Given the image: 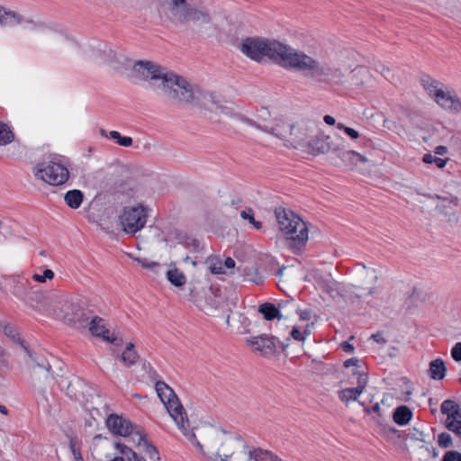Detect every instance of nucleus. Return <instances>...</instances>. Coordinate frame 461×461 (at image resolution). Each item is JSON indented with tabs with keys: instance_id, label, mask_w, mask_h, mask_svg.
<instances>
[{
	"instance_id": "1",
	"label": "nucleus",
	"mask_w": 461,
	"mask_h": 461,
	"mask_svg": "<svg viewBox=\"0 0 461 461\" xmlns=\"http://www.w3.org/2000/svg\"><path fill=\"white\" fill-rule=\"evenodd\" d=\"M240 50L254 61L260 62L268 59L285 69L302 72L305 77L319 82L340 78L341 76L339 70L275 40L248 37L242 41Z\"/></svg>"
},
{
	"instance_id": "2",
	"label": "nucleus",
	"mask_w": 461,
	"mask_h": 461,
	"mask_svg": "<svg viewBox=\"0 0 461 461\" xmlns=\"http://www.w3.org/2000/svg\"><path fill=\"white\" fill-rule=\"evenodd\" d=\"M159 19L176 28L193 25L203 37H213L219 31L209 8L187 0H161L157 6Z\"/></svg>"
},
{
	"instance_id": "3",
	"label": "nucleus",
	"mask_w": 461,
	"mask_h": 461,
	"mask_svg": "<svg viewBox=\"0 0 461 461\" xmlns=\"http://www.w3.org/2000/svg\"><path fill=\"white\" fill-rule=\"evenodd\" d=\"M134 76L148 84L158 95L178 103H193L194 92L191 84L183 77L167 70L160 65L139 60L132 68Z\"/></svg>"
},
{
	"instance_id": "4",
	"label": "nucleus",
	"mask_w": 461,
	"mask_h": 461,
	"mask_svg": "<svg viewBox=\"0 0 461 461\" xmlns=\"http://www.w3.org/2000/svg\"><path fill=\"white\" fill-rule=\"evenodd\" d=\"M155 389L158 396L167 408L170 417L174 420L178 429L193 444V446L203 454L204 458L213 459L220 457L221 461H226L227 458L232 457V455L228 456L224 454V458H221L219 452L213 453L210 451L209 448L211 447V443L217 436V433L212 429L209 430L203 444L197 440L196 435L188 429L189 420L187 419L186 412L172 388H170L166 383L158 381L156 383Z\"/></svg>"
},
{
	"instance_id": "5",
	"label": "nucleus",
	"mask_w": 461,
	"mask_h": 461,
	"mask_svg": "<svg viewBox=\"0 0 461 461\" xmlns=\"http://www.w3.org/2000/svg\"><path fill=\"white\" fill-rule=\"evenodd\" d=\"M276 217L279 230L291 240L294 250H302L309 239L306 222L290 210L276 209Z\"/></svg>"
},
{
	"instance_id": "6",
	"label": "nucleus",
	"mask_w": 461,
	"mask_h": 461,
	"mask_svg": "<svg viewBox=\"0 0 461 461\" xmlns=\"http://www.w3.org/2000/svg\"><path fill=\"white\" fill-rule=\"evenodd\" d=\"M32 173L36 179L54 186L65 184L69 178L68 167L58 157L37 163Z\"/></svg>"
},
{
	"instance_id": "7",
	"label": "nucleus",
	"mask_w": 461,
	"mask_h": 461,
	"mask_svg": "<svg viewBox=\"0 0 461 461\" xmlns=\"http://www.w3.org/2000/svg\"><path fill=\"white\" fill-rule=\"evenodd\" d=\"M148 219V209L141 204L123 207L119 221L127 234H135L144 228Z\"/></svg>"
},
{
	"instance_id": "8",
	"label": "nucleus",
	"mask_w": 461,
	"mask_h": 461,
	"mask_svg": "<svg viewBox=\"0 0 461 461\" xmlns=\"http://www.w3.org/2000/svg\"><path fill=\"white\" fill-rule=\"evenodd\" d=\"M434 102L451 114L461 113V99L457 93L438 81H434Z\"/></svg>"
},
{
	"instance_id": "9",
	"label": "nucleus",
	"mask_w": 461,
	"mask_h": 461,
	"mask_svg": "<svg viewBox=\"0 0 461 461\" xmlns=\"http://www.w3.org/2000/svg\"><path fill=\"white\" fill-rule=\"evenodd\" d=\"M236 440L241 447L235 456L237 459L243 461H282L281 458L268 449L249 444L240 437Z\"/></svg>"
},
{
	"instance_id": "10",
	"label": "nucleus",
	"mask_w": 461,
	"mask_h": 461,
	"mask_svg": "<svg viewBox=\"0 0 461 461\" xmlns=\"http://www.w3.org/2000/svg\"><path fill=\"white\" fill-rule=\"evenodd\" d=\"M313 130V123L305 120L293 121L291 135L288 137L286 147L294 149L305 148L307 140Z\"/></svg>"
},
{
	"instance_id": "11",
	"label": "nucleus",
	"mask_w": 461,
	"mask_h": 461,
	"mask_svg": "<svg viewBox=\"0 0 461 461\" xmlns=\"http://www.w3.org/2000/svg\"><path fill=\"white\" fill-rule=\"evenodd\" d=\"M293 128V120L286 117L276 118L271 124H258V130L287 142Z\"/></svg>"
},
{
	"instance_id": "12",
	"label": "nucleus",
	"mask_w": 461,
	"mask_h": 461,
	"mask_svg": "<svg viewBox=\"0 0 461 461\" xmlns=\"http://www.w3.org/2000/svg\"><path fill=\"white\" fill-rule=\"evenodd\" d=\"M131 442L136 446L142 459L159 460V454L154 445L151 444L140 430H136L131 435Z\"/></svg>"
},
{
	"instance_id": "13",
	"label": "nucleus",
	"mask_w": 461,
	"mask_h": 461,
	"mask_svg": "<svg viewBox=\"0 0 461 461\" xmlns=\"http://www.w3.org/2000/svg\"><path fill=\"white\" fill-rule=\"evenodd\" d=\"M104 448L113 450L112 454H106L108 461H139L137 454L131 448L122 443H111L105 440Z\"/></svg>"
},
{
	"instance_id": "14",
	"label": "nucleus",
	"mask_w": 461,
	"mask_h": 461,
	"mask_svg": "<svg viewBox=\"0 0 461 461\" xmlns=\"http://www.w3.org/2000/svg\"><path fill=\"white\" fill-rule=\"evenodd\" d=\"M106 426L114 435L129 437L131 442V435L136 431L133 429V425L129 420L116 414H111L107 418Z\"/></svg>"
},
{
	"instance_id": "15",
	"label": "nucleus",
	"mask_w": 461,
	"mask_h": 461,
	"mask_svg": "<svg viewBox=\"0 0 461 461\" xmlns=\"http://www.w3.org/2000/svg\"><path fill=\"white\" fill-rule=\"evenodd\" d=\"M435 198L438 201L436 208L438 212L447 218L449 222H456L457 221L456 216V206L457 205V198L452 195H439L436 194Z\"/></svg>"
},
{
	"instance_id": "16",
	"label": "nucleus",
	"mask_w": 461,
	"mask_h": 461,
	"mask_svg": "<svg viewBox=\"0 0 461 461\" xmlns=\"http://www.w3.org/2000/svg\"><path fill=\"white\" fill-rule=\"evenodd\" d=\"M247 343L252 347L254 351L259 352L261 355H273L276 351V344L274 338L266 335L255 336L246 339Z\"/></svg>"
},
{
	"instance_id": "17",
	"label": "nucleus",
	"mask_w": 461,
	"mask_h": 461,
	"mask_svg": "<svg viewBox=\"0 0 461 461\" xmlns=\"http://www.w3.org/2000/svg\"><path fill=\"white\" fill-rule=\"evenodd\" d=\"M32 286L28 278L17 276L13 279L12 293L21 301H30L32 299Z\"/></svg>"
},
{
	"instance_id": "18",
	"label": "nucleus",
	"mask_w": 461,
	"mask_h": 461,
	"mask_svg": "<svg viewBox=\"0 0 461 461\" xmlns=\"http://www.w3.org/2000/svg\"><path fill=\"white\" fill-rule=\"evenodd\" d=\"M89 330L94 336L101 337L110 343L118 344L117 338L113 334H110L109 330L105 326L104 320L101 317L95 316L91 320Z\"/></svg>"
},
{
	"instance_id": "19",
	"label": "nucleus",
	"mask_w": 461,
	"mask_h": 461,
	"mask_svg": "<svg viewBox=\"0 0 461 461\" xmlns=\"http://www.w3.org/2000/svg\"><path fill=\"white\" fill-rule=\"evenodd\" d=\"M329 139V137L324 136H315L311 140L308 139L305 144L307 151L314 156L329 152L330 150Z\"/></svg>"
},
{
	"instance_id": "20",
	"label": "nucleus",
	"mask_w": 461,
	"mask_h": 461,
	"mask_svg": "<svg viewBox=\"0 0 461 461\" xmlns=\"http://www.w3.org/2000/svg\"><path fill=\"white\" fill-rule=\"evenodd\" d=\"M237 116L243 123L258 129V124H269L270 111L267 107H261L257 111V120L249 119L242 114H238Z\"/></svg>"
},
{
	"instance_id": "21",
	"label": "nucleus",
	"mask_w": 461,
	"mask_h": 461,
	"mask_svg": "<svg viewBox=\"0 0 461 461\" xmlns=\"http://www.w3.org/2000/svg\"><path fill=\"white\" fill-rule=\"evenodd\" d=\"M24 21V18L18 13L0 7V26H16Z\"/></svg>"
},
{
	"instance_id": "22",
	"label": "nucleus",
	"mask_w": 461,
	"mask_h": 461,
	"mask_svg": "<svg viewBox=\"0 0 461 461\" xmlns=\"http://www.w3.org/2000/svg\"><path fill=\"white\" fill-rule=\"evenodd\" d=\"M338 156L342 159L346 166L354 168L358 164L365 163L366 158L354 150L339 151Z\"/></svg>"
},
{
	"instance_id": "23",
	"label": "nucleus",
	"mask_w": 461,
	"mask_h": 461,
	"mask_svg": "<svg viewBox=\"0 0 461 461\" xmlns=\"http://www.w3.org/2000/svg\"><path fill=\"white\" fill-rule=\"evenodd\" d=\"M411 417L412 411L405 405L397 407L393 415V421L400 426L408 424Z\"/></svg>"
},
{
	"instance_id": "24",
	"label": "nucleus",
	"mask_w": 461,
	"mask_h": 461,
	"mask_svg": "<svg viewBox=\"0 0 461 461\" xmlns=\"http://www.w3.org/2000/svg\"><path fill=\"white\" fill-rule=\"evenodd\" d=\"M166 276H167V281L176 286V287H182L185 285L186 283V277L184 275L183 272H181L178 268H176V267H170L167 273H166Z\"/></svg>"
},
{
	"instance_id": "25",
	"label": "nucleus",
	"mask_w": 461,
	"mask_h": 461,
	"mask_svg": "<svg viewBox=\"0 0 461 461\" xmlns=\"http://www.w3.org/2000/svg\"><path fill=\"white\" fill-rule=\"evenodd\" d=\"M83 193L80 190L74 189L69 190L65 194L64 200L68 206L72 209H77L80 207L83 202Z\"/></svg>"
},
{
	"instance_id": "26",
	"label": "nucleus",
	"mask_w": 461,
	"mask_h": 461,
	"mask_svg": "<svg viewBox=\"0 0 461 461\" xmlns=\"http://www.w3.org/2000/svg\"><path fill=\"white\" fill-rule=\"evenodd\" d=\"M440 411L442 414L447 415V420L461 415L459 405L452 400L444 401L441 403Z\"/></svg>"
},
{
	"instance_id": "27",
	"label": "nucleus",
	"mask_w": 461,
	"mask_h": 461,
	"mask_svg": "<svg viewBox=\"0 0 461 461\" xmlns=\"http://www.w3.org/2000/svg\"><path fill=\"white\" fill-rule=\"evenodd\" d=\"M258 312L263 314L264 318L267 321H272L276 318H281L279 310L270 303L261 304L259 306Z\"/></svg>"
},
{
	"instance_id": "28",
	"label": "nucleus",
	"mask_w": 461,
	"mask_h": 461,
	"mask_svg": "<svg viewBox=\"0 0 461 461\" xmlns=\"http://www.w3.org/2000/svg\"><path fill=\"white\" fill-rule=\"evenodd\" d=\"M138 358L139 356L134 349V345L132 343H129L122 354L121 360L124 365L131 366L137 362Z\"/></svg>"
},
{
	"instance_id": "29",
	"label": "nucleus",
	"mask_w": 461,
	"mask_h": 461,
	"mask_svg": "<svg viewBox=\"0 0 461 461\" xmlns=\"http://www.w3.org/2000/svg\"><path fill=\"white\" fill-rule=\"evenodd\" d=\"M315 285L318 289L321 290L323 293L331 294L334 291H336V284L330 278H323L322 276L315 277Z\"/></svg>"
},
{
	"instance_id": "30",
	"label": "nucleus",
	"mask_w": 461,
	"mask_h": 461,
	"mask_svg": "<svg viewBox=\"0 0 461 461\" xmlns=\"http://www.w3.org/2000/svg\"><path fill=\"white\" fill-rule=\"evenodd\" d=\"M361 393L362 392L357 387L346 388L339 392V398L341 402H348L350 401H357Z\"/></svg>"
},
{
	"instance_id": "31",
	"label": "nucleus",
	"mask_w": 461,
	"mask_h": 461,
	"mask_svg": "<svg viewBox=\"0 0 461 461\" xmlns=\"http://www.w3.org/2000/svg\"><path fill=\"white\" fill-rule=\"evenodd\" d=\"M445 425L461 439V414L449 420L446 419Z\"/></svg>"
},
{
	"instance_id": "32",
	"label": "nucleus",
	"mask_w": 461,
	"mask_h": 461,
	"mask_svg": "<svg viewBox=\"0 0 461 461\" xmlns=\"http://www.w3.org/2000/svg\"><path fill=\"white\" fill-rule=\"evenodd\" d=\"M14 136L9 126L0 122V146L9 144L13 141Z\"/></svg>"
},
{
	"instance_id": "33",
	"label": "nucleus",
	"mask_w": 461,
	"mask_h": 461,
	"mask_svg": "<svg viewBox=\"0 0 461 461\" xmlns=\"http://www.w3.org/2000/svg\"><path fill=\"white\" fill-rule=\"evenodd\" d=\"M447 367L442 358L434 359V380H442L446 376Z\"/></svg>"
},
{
	"instance_id": "34",
	"label": "nucleus",
	"mask_w": 461,
	"mask_h": 461,
	"mask_svg": "<svg viewBox=\"0 0 461 461\" xmlns=\"http://www.w3.org/2000/svg\"><path fill=\"white\" fill-rule=\"evenodd\" d=\"M109 138L115 140V142L122 147H131L132 145V139L128 136H122L117 131H111Z\"/></svg>"
},
{
	"instance_id": "35",
	"label": "nucleus",
	"mask_w": 461,
	"mask_h": 461,
	"mask_svg": "<svg viewBox=\"0 0 461 461\" xmlns=\"http://www.w3.org/2000/svg\"><path fill=\"white\" fill-rule=\"evenodd\" d=\"M240 217L252 224L255 229L260 230L262 228V222L255 220L254 211L252 208H246L242 210L240 212Z\"/></svg>"
},
{
	"instance_id": "36",
	"label": "nucleus",
	"mask_w": 461,
	"mask_h": 461,
	"mask_svg": "<svg viewBox=\"0 0 461 461\" xmlns=\"http://www.w3.org/2000/svg\"><path fill=\"white\" fill-rule=\"evenodd\" d=\"M352 374L357 377V388L359 389L362 393L366 387L368 377L366 373L364 370L357 369L352 370Z\"/></svg>"
},
{
	"instance_id": "37",
	"label": "nucleus",
	"mask_w": 461,
	"mask_h": 461,
	"mask_svg": "<svg viewBox=\"0 0 461 461\" xmlns=\"http://www.w3.org/2000/svg\"><path fill=\"white\" fill-rule=\"evenodd\" d=\"M55 276L54 272L51 269H45L42 274L34 273L32 276V279L38 283H46L48 280H52Z\"/></svg>"
},
{
	"instance_id": "38",
	"label": "nucleus",
	"mask_w": 461,
	"mask_h": 461,
	"mask_svg": "<svg viewBox=\"0 0 461 461\" xmlns=\"http://www.w3.org/2000/svg\"><path fill=\"white\" fill-rule=\"evenodd\" d=\"M4 331L7 337H10L14 340H16L17 342H19L21 347L29 354L30 357H32V355L30 354V351L23 345V341L19 337L16 339L17 334H16L14 328H13L12 326H5L4 329Z\"/></svg>"
},
{
	"instance_id": "39",
	"label": "nucleus",
	"mask_w": 461,
	"mask_h": 461,
	"mask_svg": "<svg viewBox=\"0 0 461 461\" xmlns=\"http://www.w3.org/2000/svg\"><path fill=\"white\" fill-rule=\"evenodd\" d=\"M438 443L441 447H449L452 446V438L450 434L443 432L438 435Z\"/></svg>"
},
{
	"instance_id": "40",
	"label": "nucleus",
	"mask_w": 461,
	"mask_h": 461,
	"mask_svg": "<svg viewBox=\"0 0 461 461\" xmlns=\"http://www.w3.org/2000/svg\"><path fill=\"white\" fill-rule=\"evenodd\" d=\"M290 334L294 339L297 341H303L305 339V336L309 335L310 333L307 330L302 332L299 328L294 327Z\"/></svg>"
},
{
	"instance_id": "41",
	"label": "nucleus",
	"mask_w": 461,
	"mask_h": 461,
	"mask_svg": "<svg viewBox=\"0 0 461 461\" xmlns=\"http://www.w3.org/2000/svg\"><path fill=\"white\" fill-rule=\"evenodd\" d=\"M209 268L211 273L213 275H221L225 273L223 263L220 260H217L216 262H211Z\"/></svg>"
},
{
	"instance_id": "42",
	"label": "nucleus",
	"mask_w": 461,
	"mask_h": 461,
	"mask_svg": "<svg viewBox=\"0 0 461 461\" xmlns=\"http://www.w3.org/2000/svg\"><path fill=\"white\" fill-rule=\"evenodd\" d=\"M337 128L339 130H343L347 135H348L351 139H357L359 137V133L354 130L353 128L345 126L343 123H338Z\"/></svg>"
},
{
	"instance_id": "43",
	"label": "nucleus",
	"mask_w": 461,
	"mask_h": 461,
	"mask_svg": "<svg viewBox=\"0 0 461 461\" xmlns=\"http://www.w3.org/2000/svg\"><path fill=\"white\" fill-rule=\"evenodd\" d=\"M441 461H461V454L457 451H447Z\"/></svg>"
},
{
	"instance_id": "44",
	"label": "nucleus",
	"mask_w": 461,
	"mask_h": 461,
	"mask_svg": "<svg viewBox=\"0 0 461 461\" xmlns=\"http://www.w3.org/2000/svg\"><path fill=\"white\" fill-rule=\"evenodd\" d=\"M138 263L141 265L142 267L148 269H155L159 267V264L154 261H149L147 258H136Z\"/></svg>"
},
{
	"instance_id": "45",
	"label": "nucleus",
	"mask_w": 461,
	"mask_h": 461,
	"mask_svg": "<svg viewBox=\"0 0 461 461\" xmlns=\"http://www.w3.org/2000/svg\"><path fill=\"white\" fill-rule=\"evenodd\" d=\"M451 357L456 362H461V342H457L452 348Z\"/></svg>"
},
{
	"instance_id": "46",
	"label": "nucleus",
	"mask_w": 461,
	"mask_h": 461,
	"mask_svg": "<svg viewBox=\"0 0 461 461\" xmlns=\"http://www.w3.org/2000/svg\"><path fill=\"white\" fill-rule=\"evenodd\" d=\"M449 161L450 158L448 157L441 158L434 156V166L438 168H444Z\"/></svg>"
},
{
	"instance_id": "47",
	"label": "nucleus",
	"mask_w": 461,
	"mask_h": 461,
	"mask_svg": "<svg viewBox=\"0 0 461 461\" xmlns=\"http://www.w3.org/2000/svg\"><path fill=\"white\" fill-rule=\"evenodd\" d=\"M360 361L357 358H349L344 362V366L347 368L353 367L352 370L360 369Z\"/></svg>"
},
{
	"instance_id": "48",
	"label": "nucleus",
	"mask_w": 461,
	"mask_h": 461,
	"mask_svg": "<svg viewBox=\"0 0 461 461\" xmlns=\"http://www.w3.org/2000/svg\"><path fill=\"white\" fill-rule=\"evenodd\" d=\"M448 153V149L446 146L438 145L434 148V154L438 156H445Z\"/></svg>"
},
{
	"instance_id": "49",
	"label": "nucleus",
	"mask_w": 461,
	"mask_h": 461,
	"mask_svg": "<svg viewBox=\"0 0 461 461\" xmlns=\"http://www.w3.org/2000/svg\"><path fill=\"white\" fill-rule=\"evenodd\" d=\"M221 113L227 115V116H230V117H232L238 121H240L239 117L237 116L239 113H234L230 108L229 107H221Z\"/></svg>"
},
{
	"instance_id": "50",
	"label": "nucleus",
	"mask_w": 461,
	"mask_h": 461,
	"mask_svg": "<svg viewBox=\"0 0 461 461\" xmlns=\"http://www.w3.org/2000/svg\"><path fill=\"white\" fill-rule=\"evenodd\" d=\"M70 449L73 453L74 458L76 461H80L82 459L81 453L78 449L76 447V444L74 442H70Z\"/></svg>"
},
{
	"instance_id": "51",
	"label": "nucleus",
	"mask_w": 461,
	"mask_h": 461,
	"mask_svg": "<svg viewBox=\"0 0 461 461\" xmlns=\"http://www.w3.org/2000/svg\"><path fill=\"white\" fill-rule=\"evenodd\" d=\"M341 348L345 352L352 353L354 351V347L348 341H344L341 343Z\"/></svg>"
},
{
	"instance_id": "52",
	"label": "nucleus",
	"mask_w": 461,
	"mask_h": 461,
	"mask_svg": "<svg viewBox=\"0 0 461 461\" xmlns=\"http://www.w3.org/2000/svg\"><path fill=\"white\" fill-rule=\"evenodd\" d=\"M412 438H414L416 440L425 442V435L422 431L415 429V432L412 434Z\"/></svg>"
},
{
	"instance_id": "53",
	"label": "nucleus",
	"mask_w": 461,
	"mask_h": 461,
	"mask_svg": "<svg viewBox=\"0 0 461 461\" xmlns=\"http://www.w3.org/2000/svg\"><path fill=\"white\" fill-rule=\"evenodd\" d=\"M224 268H233L235 267V261L231 258H227L223 262Z\"/></svg>"
},
{
	"instance_id": "54",
	"label": "nucleus",
	"mask_w": 461,
	"mask_h": 461,
	"mask_svg": "<svg viewBox=\"0 0 461 461\" xmlns=\"http://www.w3.org/2000/svg\"><path fill=\"white\" fill-rule=\"evenodd\" d=\"M186 246L193 247L194 249H196L199 247V241L195 239H187Z\"/></svg>"
},
{
	"instance_id": "55",
	"label": "nucleus",
	"mask_w": 461,
	"mask_h": 461,
	"mask_svg": "<svg viewBox=\"0 0 461 461\" xmlns=\"http://www.w3.org/2000/svg\"><path fill=\"white\" fill-rule=\"evenodd\" d=\"M429 78H428L427 80L425 79H421V82H422V85L425 88V90L428 92V94L430 95L431 93H432V89H431V85L429 84Z\"/></svg>"
},
{
	"instance_id": "56",
	"label": "nucleus",
	"mask_w": 461,
	"mask_h": 461,
	"mask_svg": "<svg viewBox=\"0 0 461 461\" xmlns=\"http://www.w3.org/2000/svg\"><path fill=\"white\" fill-rule=\"evenodd\" d=\"M299 315L302 320H309L311 317V312L308 310H303L300 312Z\"/></svg>"
},
{
	"instance_id": "57",
	"label": "nucleus",
	"mask_w": 461,
	"mask_h": 461,
	"mask_svg": "<svg viewBox=\"0 0 461 461\" xmlns=\"http://www.w3.org/2000/svg\"><path fill=\"white\" fill-rule=\"evenodd\" d=\"M323 121L329 125H334L336 122L335 119L330 115H325Z\"/></svg>"
},
{
	"instance_id": "58",
	"label": "nucleus",
	"mask_w": 461,
	"mask_h": 461,
	"mask_svg": "<svg viewBox=\"0 0 461 461\" xmlns=\"http://www.w3.org/2000/svg\"><path fill=\"white\" fill-rule=\"evenodd\" d=\"M380 68H381V70H380L381 74H383V75H384V77L386 79L390 80L391 78H390V77H389V76H388V74H389V72H390L389 68H385L384 65H381V66H380Z\"/></svg>"
},
{
	"instance_id": "59",
	"label": "nucleus",
	"mask_w": 461,
	"mask_h": 461,
	"mask_svg": "<svg viewBox=\"0 0 461 461\" xmlns=\"http://www.w3.org/2000/svg\"><path fill=\"white\" fill-rule=\"evenodd\" d=\"M372 339H374L378 343H385V339L379 334H373Z\"/></svg>"
},
{
	"instance_id": "60",
	"label": "nucleus",
	"mask_w": 461,
	"mask_h": 461,
	"mask_svg": "<svg viewBox=\"0 0 461 461\" xmlns=\"http://www.w3.org/2000/svg\"><path fill=\"white\" fill-rule=\"evenodd\" d=\"M422 160H423V162H425L427 164H431L432 163V154H430V153L425 154Z\"/></svg>"
},
{
	"instance_id": "61",
	"label": "nucleus",
	"mask_w": 461,
	"mask_h": 461,
	"mask_svg": "<svg viewBox=\"0 0 461 461\" xmlns=\"http://www.w3.org/2000/svg\"><path fill=\"white\" fill-rule=\"evenodd\" d=\"M50 366L49 365L46 368H45V372H46V375H45V379L50 382V380H52V376L50 374Z\"/></svg>"
},
{
	"instance_id": "62",
	"label": "nucleus",
	"mask_w": 461,
	"mask_h": 461,
	"mask_svg": "<svg viewBox=\"0 0 461 461\" xmlns=\"http://www.w3.org/2000/svg\"><path fill=\"white\" fill-rule=\"evenodd\" d=\"M372 411H373L374 412H378V411H380V405H379V403H377V402H376V403L372 407Z\"/></svg>"
},
{
	"instance_id": "63",
	"label": "nucleus",
	"mask_w": 461,
	"mask_h": 461,
	"mask_svg": "<svg viewBox=\"0 0 461 461\" xmlns=\"http://www.w3.org/2000/svg\"><path fill=\"white\" fill-rule=\"evenodd\" d=\"M0 412L3 414H7V412H8L7 408L4 405H0Z\"/></svg>"
},
{
	"instance_id": "64",
	"label": "nucleus",
	"mask_w": 461,
	"mask_h": 461,
	"mask_svg": "<svg viewBox=\"0 0 461 461\" xmlns=\"http://www.w3.org/2000/svg\"><path fill=\"white\" fill-rule=\"evenodd\" d=\"M428 373L430 375V376L432 377V361H430L429 363V369H428Z\"/></svg>"
}]
</instances>
